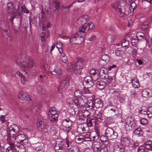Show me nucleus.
Returning a JSON list of instances; mask_svg holds the SVG:
<instances>
[{"instance_id":"1","label":"nucleus","mask_w":152,"mask_h":152,"mask_svg":"<svg viewBox=\"0 0 152 152\" xmlns=\"http://www.w3.org/2000/svg\"><path fill=\"white\" fill-rule=\"evenodd\" d=\"M15 62L23 70L27 72H29L30 69L34 65V62L33 60H29L27 62L20 57H18L15 59Z\"/></svg>"},{"instance_id":"2","label":"nucleus","mask_w":152,"mask_h":152,"mask_svg":"<svg viewBox=\"0 0 152 152\" xmlns=\"http://www.w3.org/2000/svg\"><path fill=\"white\" fill-rule=\"evenodd\" d=\"M7 12L10 15H19V16L21 17V11L19 9V6H18V8L17 10L15 6L14 3L10 2L7 4Z\"/></svg>"},{"instance_id":"3","label":"nucleus","mask_w":152,"mask_h":152,"mask_svg":"<svg viewBox=\"0 0 152 152\" xmlns=\"http://www.w3.org/2000/svg\"><path fill=\"white\" fill-rule=\"evenodd\" d=\"M82 92L80 90H76L74 92V95L76 98L77 97H80L82 94ZM79 99L78 100L77 98H74L72 99L71 98H69L67 99V102L70 104H74L76 106H80L81 105H83L81 104L82 101L79 102Z\"/></svg>"},{"instance_id":"4","label":"nucleus","mask_w":152,"mask_h":152,"mask_svg":"<svg viewBox=\"0 0 152 152\" xmlns=\"http://www.w3.org/2000/svg\"><path fill=\"white\" fill-rule=\"evenodd\" d=\"M105 134L108 139L111 140L116 139L118 136V133L110 127L107 128Z\"/></svg>"},{"instance_id":"5","label":"nucleus","mask_w":152,"mask_h":152,"mask_svg":"<svg viewBox=\"0 0 152 152\" xmlns=\"http://www.w3.org/2000/svg\"><path fill=\"white\" fill-rule=\"evenodd\" d=\"M72 122L68 118L65 119L62 121V124L63 130L67 133H69L72 125Z\"/></svg>"},{"instance_id":"6","label":"nucleus","mask_w":152,"mask_h":152,"mask_svg":"<svg viewBox=\"0 0 152 152\" xmlns=\"http://www.w3.org/2000/svg\"><path fill=\"white\" fill-rule=\"evenodd\" d=\"M125 127L127 130H132L135 128V123L133 119L131 117H128L125 120Z\"/></svg>"},{"instance_id":"7","label":"nucleus","mask_w":152,"mask_h":152,"mask_svg":"<svg viewBox=\"0 0 152 152\" xmlns=\"http://www.w3.org/2000/svg\"><path fill=\"white\" fill-rule=\"evenodd\" d=\"M70 41L72 44H80L83 40V38L77 34H75L71 36L69 39Z\"/></svg>"},{"instance_id":"8","label":"nucleus","mask_w":152,"mask_h":152,"mask_svg":"<svg viewBox=\"0 0 152 152\" xmlns=\"http://www.w3.org/2000/svg\"><path fill=\"white\" fill-rule=\"evenodd\" d=\"M17 142L21 145H26L28 143V139L24 134H20L15 137V139Z\"/></svg>"},{"instance_id":"9","label":"nucleus","mask_w":152,"mask_h":152,"mask_svg":"<svg viewBox=\"0 0 152 152\" xmlns=\"http://www.w3.org/2000/svg\"><path fill=\"white\" fill-rule=\"evenodd\" d=\"M119 3L118 2H115L112 4V7L115 9L117 12H118V15L120 17H122L124 16L125 10L124 7H118Z\"/></svg>"},{"instance_id":"10","label":"nucleus","mask_w":152,"mask_h":152,"mask_svg":"<svg viewBox=\"0 0 152 152\" xmlns=\"http://www.w3.org/2000/svg\"><path fill=\"white\" fill-rule=\"evenodd\" d=\"M67 70L70 72H73L77 75L80 74V69H78L75 64L71 63H68L67 65Z\"/></svg>"},{"instance_id":"11","label":"nucleus","mask_w":152,"mask_h":152,"mask_svg":"<svg viewBox=\"0 0 152 152\" xmlns=\"http://www.w3.org/2000/svg\"><path fill=\"white\" fill-rule=\"evenodd\" d=\"M9 130L10 132V134L9 136L12 135V137L15 139V134L19 130L18 126L15 124L12 125L9 127Z\"/></svg>"},{"instance_id":"12","label":"nucleus","mask_w":152,"mask_h":152,"mask_svg":"<svg viewBox=\"0 0 152 152\" xmlns=\"http://www.w3.org/2000/svg\"><path fill=\"white\" fill-rule=\"evenodd\" d=\"M98 75L102 79H107L108 77L107 69L104 67H102L100 69Z\"/></svg>"},{"instance_id":"13","label":"nucleus","mask_w":152,"mask_h":152,"mask_svg":"<svg viewBox=\"0 0 152 152\" xmlns=\"http://www.w3.org/2000/svg\"><path fill=\"white\" fill-rule=\"evenodd\" d=\"M85 83L86 84V86L89 88L91 87L94 84L92 77L89 76H87L84 78L83 83L84 84Z\"/></svg>"},{"instance_id":"14","label":"nucleus","mask_w":152,"mask_h":152,"mask_svg":"<svg viewBox=\"0 0 152 152\" xmlns=\"http://www.w3.org/2000/svg\"><path fill=\"white\" fill-rule=\"evenodd\" d=\"M18 97L22 100L25 101H30L31 100L30 96L28 94L23 92H19Z\"/></svg>"},{"instance_id":"15","label":"nucleus","mask_w":152,"mask_h":152,"mask_svg":"<svg viewBox=\"0 0 152 152\" xmlns=\"http://www.w3.org/2000/svg\"><path fill=\"white\" fill-rule=\"evenodd\" d=\"M52 74L55 76V77L58 79L61 78V76L62 75V71L59 67H56L52 72Z\"/></svg>"},{"instance_id":"16","label":"nucleus","mask_w":152,"mask_h":152,"mask_svg":"<svg viewBox=\"0 0 152 152\" xmlns=\"http://www.w3.org/2000/svg\"><path fill=\"white\" fill-rule=\"evenodd\" d=\"M71 79V76L70 75H67L63 79L61 82V86H63L66 88L67 86L69 84V80Z\"/></svg>"},{"instance_id":"17","label":"nucleus","mask_w":152,"mask_h":152,"mask_svg":"<svg viewBox=\"0 0 152 152\" xmlns=\"http://www.w3.org/2000/svg\"><path fill=\"white\" fill-rule=\"evenodd\" d=\"M84 63V60L82 58H78L77 59L75 65L77 67L80 69V72H81L83 69Z\"/></svg>"},{"instance_id":"18","label":"nucleus","mask_w":152,"mask_h":152,"mask_svg":"<svg viewBox=\"0 0 152 152\" xmlns=\"http://www.w3.org/2000/svg\"><path fill=\"white\" fill-rule=\"evenodd\" d=\"M88 19V16L87 15H85L79 18L77 20V22L80 24H84L87 23Z\"/></svg>"},{"instance_id":"19","label":"nucleus","mask_w":152,"mask_h":152,"mask_svg":"<svg viewBox=\"0 0 152 152\" xmlns=\"http://www.w3.org/2000/svg\"><path fill=\"white\" fill-rule=\"evenodd\" d=\"M86 123L87 126L89 127L92 126L94 125H95L98 124L94 118H92L91 117H88L87 118Z\"/></svg>"},{"instance_id":"20","label":"nucleus","mask_w":152,"mask_h":152,"mask_svg":"<svg viewBox=\"0 0 152 152\" xmlns=\"http://www.w3.org/2000/svg\"><path fill=\"white\" fill-rule=\"evenodd\" d=\"M37 126L38 129L39 130L43 131V132H47V130L46 129V125L44 124V123L42 121H39Z\"/></svg>"},{"instance_id":"21","label":"nucleus","mask_w":152,"mask_h":152,"mask_svg":"<svg viewBox=\"0 0 152 152\" xmlns=\"http://www.w3.org/2000/svg\"><path fill=\"white\" fill-rule=\"evenodd\" d=\"M97 88L99 90L103 89L105 87V82L102 80H97L96 82Z\"/></svg>"},{"instance_id":"22","label":"nucleus","mask_w":152,"mask_h":152,"mask_svg":"<svg viewBox=\"0 0 152 152\" xmlns=\"http://www.w3.org/2000/svg\"><path fill=\"white\" fill-rule=\"evenodd\" d=\"M111 91L112 95L114 97H118L120 95L121 91L118 88L115 87L113 88Z\"/></svg>"},{"instance_id":"23","label":"nucleus","mask_w":152,"mask_h":152,"mask_svg":"<svg viewBox=\"0 0 152 152\" xmlns=\"http://www.w3.org/2000/svg\"><path fill=\"white\" fill-rule=\"evenodd\" d=\"M102 146L100 143L95 142L92 145V150L94 152H98Z\"/></svg>"},{"instance_id":"24","label":"nucleus","mask_w":152,"mask_h":152,"mask_svg":"<svg viewBox=\"0 0 152 152\" xmlns=\"http://www.w3.org/2000/svg\"><path fill=\"white\" fill-rule=\"evenodd\" d=\"M121 142L123 146L127 147L130 144V141L127 137H123L121 139Z\"/></svg>"},{"instance_id":"25","label":"nucleus","mask_w":152,"mask_h":152,"mask_svg":"<svg viewBox=\"0 0 152 152\" xmlns=\"http://www.w3.org/2000/svg\"><path fill=\"white\" fill-rule=\"evenodd\" d=\"M68 113L71 115H74L78 113L77 107H69L68 110Z\"/></svg>"},{"instance_id":"26","label":"nucleus","mask_w":152,"mask_h":152,"mask_svg":"<svg viewBox=\"0 0 152 152\" xmlns=\"http://www.w3.org/2000/svg\"><path fill=\"white\" fill-rule=\"evenodd\" d=\"M103 103L102 101L100 99L97 98L94 101V105L97 108L101 107L103 106Z\"/></svg>"},{"instance_id":"27","label":"nucleus","mask_w":152,"mask_h":152,"mask_svg":"<svg viewBox=\"0 0 152 152\" xmlns=\"http://www.w3.org/2000/svg\"><path fill=\"white\" fill-rule=\"evenodd\" d=\"M132 84L133 87L135 88L139 87L140 85L139 80L136 78H134L132 80Z\"/></svg>"},{"instance_id":"28","label":"nucleus","mask_w":152,"mask_h":152,"mask_svg":"<svg viewBox=\"0 0 152 152\" xmlns=\"http://www.w3.org/2000/svg\"><path fill=\"white\" fill-rule=\"evenodd\" d=\"M1 29L3 32L7 33L8 29V25L7 23L4 22L1 26Z\"/></svg>"},{"instance_id":"29","label":"nucleus","mask_w":152,"mask_h":152,"mask_svg":"<svg viewBox=\"0 0 152 152\" xmlns=\"http://www.w3.org/2000/svg\"><path fill=\"white\" fill-rule=\"evenodd\" d=\"M38 92L41 95H45L46 93L45 88L42 86H39L37 87Z\"/></svg>"},{"instance_id":"30","label":"nucleus","mask_w":152,"mask_h":152,"mask_svg":"<svg viewBox=\"0 0 152 152\" xmlns=\"http://www.w3.org/2000/svg\"><path fill=\"white\" fill-rule=\"evenodd\" d=\"M58 116V114H54L53 115L48 113V118L51 122H54L56 121Z\"/></svg>"},{"instance_id":"31","label":"nucleus","mask_w":152,"mask_h":152,"mask_svg":"<svg viewBox=\"0 0 152 152\" xmlns=\"http://www.w3.org/2000/svg\"><path fill=\"white\" fill-rule=\"evenodd\" d=\"M152 141H148L145 143V148L147 150H151L152 148Z\"/></svg>"},{"instance_id":"32","label":"nucleus","mask_w":152,"mask_h":152,"mask_svg":"<svg viewBox=\"0 0 152 152\" xmlns=\"http://www.w3.org/2000/svg\"><path fill=\"white\" fill-rule=\"evenodd\" d=\"M103 117L102 113L100 112H99L97 115V117L94 118L97 123L103 120Z\"/></svg>"},{"instance_id":"33","label":"nucleus","mask_w":152,"mask_h":152,"mask_svg":"<svg viewBox=\"0 0 152 152\" xmlns=\"http://www.w3.org/2000/svg\"><path fill=\"white\" fill-rule=\"evenodd\" d=\"M64 143L63 142H61L60 143L56 144L54 147V149L55 150H58L60 149L62 150L64 148Z\"/></svg>"},{"instance_id":"34","label":"nucleus","mask_w":152,"mask_h":152,"mask_svg":"<svg viewBox=\"0 0 152 152\" xmlns=\"http://www.w3.org/2000/svg\"><path fill=\"white\" fill-rule=\"evenodd\" d=\"M124 149L119 147L118 145L115 146L113 150V152H124Z\"/></svg>"},{"instance_id":"35","label":"nucleus","mask_w":152,"mask_h":152,"mask_svg":"<svg viewBox=\"0 0 152 152\" xmlns=\"http://www.w3.org/2000/svg\"><path fill=\"white\" fill-rule=\"evenodd\" d=\"M79 149L76 146H72L69 149V152H79Z\"/></svg>"},{"instance_id":"36","label":"nucleus","mask_w":152,"mask_h":152,"mask_svg":"<svg viewBox=\"0 0 152 152\" xmlns=\"http://www.w3.org/2000/svg\"><path fill=\"white\" fill-rule=\"evenodd\" d=\"M141 129L140 127H137L135 129L134 131V133L136 135H137L138 137L141 136L142 135V131H140Z\"/></svg>"},{"instance_id":"37","label":"nucleus","mask_w":152,"mask_h":152,"mask_svg":"<svg viewBox=\"0 0 152 152\" xmlns=\"http://www.w3.org/2000/svg\"><path fill=\"white\" fill-rule=\"evenodd\" d=\"M136 37L138 38L140 37V40H142V39H145V36L144 34L140 31L138 32L136 34Z\"/></svg>"},{"instance_id":"38","label":"nucleus","mask_w":152,"mask_h":152,"mask_svg":"<svg viewBox=\"0 0 152 152\" xmlns=\"http://www.w3.org/2000/svg\"><path fill=\"white\" fill-rule=\"evenodd\" d=\"M60 59L64 63H66L67 62V58L65 54H62L60 57Z\"/></svg>"},{"instance_id":"39","label":"nucleus","mask_w":152,"mask_h":152,"mask_svg":"<svg viewBox=\"0 0 152 152\" xmlns=\"http://www.w3.org/2000/svg\"><path fill=\"white\" fill-rule=\"evenodd\" d=\"M7 140L10 146V147L14 148L15 147L14 144L12 141L10 136H7Z\"/></svg>"},{"instance_id":"40","label":"nucleus","mask_w":152,"mask_h":152,"mask_svg":"<svg viewBox=\"0 0 152 152\" xmlns=\"http://www.w3.org/2000/svg\"><path fill=\"white\" fill-rule=\"evenodd\" d=\"M86 107L87 109L88 110H91L94 108V106H93V102L92 101L90 102H88L86 105Z\"/></svg>"},{"instance_id":"41","label":"nucleus","mask_w":152,"mask_h":152,"mask_svg":"<svg viewBox=\"0 0 152 152\" xmlns=\"http://www.w3.org/2000/svg\"><path fill=\"white\" fill-rule=\"evenodd\" d=\"M54 3L55 4V7L56 10H59L61 7V3L57 1H54Z\"/></svg>"},{"instance_id":"42","label":"nucleus","mask_w":152,"mask_h":152,"mask_svg":"<svg viewBox=\"0 0 152 152\" xmlns=\"http://www.w3.org/2000/svg\"><path fill=\"white\" fill-rule=\"evenodd\" d=\"M129 45V42L126 39H124L122 41L121 46L123 47H127Z\"/></svg>"},{"instance_id":"43","label":"nucleus","mask_w":152,"mask_h":152,"mask_svg":"<svg viewBox=\"0 0 152 152\" xmlns=\"http://www.w3.org/2000/svg\"><path fill=\"white\" fill-rule=\"evenodd\" d=\"M115 53L117 56H122L124 54V51L121 50H116Z\"/></svg>"},{"instance_id":"44","label":"nucleus","mask_w":152,"mask_h":152,"mask_svg":"<svg viewBox=\"0 0 152 152\" xmlns=\"http://www.w3.org/2000/svg\"><path fill=\"white\" fill-rule=\"evenodd\" d=\"M147 112L148 117L149 118L152 117V107H148Z\"/></svg>"},{"instance_id":"45","label":"nucleus","mask_w":152,"mask_h":152,"mask_svg":"<svg viewBox=\"0 0 152 152\" xmlns=\"http://www.w3.org/2000/svg\"><path fill=\"white\" fill-rule=\"evenodd\" d=\"M102 60H103L106 61H108L109 60L110 57L107 54H104L103 55L101 58Z\"/></svg>"},{"instance_id":"46","label":"nucleus","mask_w":152,"mask_h":152,"mask_svg":"<svg viewBox=\"0 0 152 152\" xmlns=\"http://www.w3.org/2000/svg\"><path fill=\"white\" fill-rule=\"evenodd\" d=\"M129 50L130 51H129L128 52V53H130V52H132V54L133 55H134L135 56L137 53V51L136 49L132 48V47H130L129 48Z\"/></svg>"},{"instance_id":"47","label":"nucleus","mask_w":152,"mask_h":152,"mask_svg":"<svg viewBox=\"0 0 152 152\" xmlns=\"http://www.w3.org/2000/svg\"><path fill=\"white\" fill-rule=\"evenodd\" d=\"M88 26H86L88 30H92L94 28V25L92 23H91L90 24L88 23Z\"/></svg>"},{"instance_id":"48","label":"nucleus","mask_w":152,"mask_h":152,"mask_svg":"<svg viewBox=\"0 0 152 152\" xmlns=\"http://www.w3.org/2000/svg\"><path fill=\"white\" fill-rule=\"evenodd\" d=\"M19 9L21 10V13H22V11L26 13H28L29 12V11L26 9L25 6L24 5L22 6L21 7H20H20H19Z\"/></svg>"},{"instance_id":"49","label":"nucleus","mask_w":152,"mask_h":152,"mask_svg":"<svg viewBox=\"0 0 152 152\" xmlns=\"http://www.w3.org/2000/svg\"><path fill=\"white\" fill-rule=\"evenodd\" d=\"M49 113L52 115L58 114L56 113V108L55 107L51 108L50 109Z\"/></svg>"},{"instance_id":"50","label":"nucleus","mask_w":152,"mask_h":152,"mask_svg":"<svg viewBox=\"0 0 152 152\" xmlns=\"http://www.w3.org/2000/svg\"><path fill=\"white\" fill-rule=\"evenodd\" d=\"M108 149L106 146L102 145L98 152H107Z\"/></svg>"},{"instance_id":"51","label":"nucleus","mask_w":152,"mask_h":152,"mask_svg":"<svg viewBox=\"0 0 152 152\" xmlns=\"http://www.w3.org/2000/svg\"><path fill=\"white\" fill-rule=\"evenodd\" d=\"M22 145H16L17 147L18 148H20L19 151L20 152H25L26 151V148L23 145L22 146Z\"/></svg>"},{"instance_id":"52","label":"nucleus","mask_w":152,"mask_h":152,"mask_svg":"<svg viewBox=\"0 0 152 152\" xmlns=\"http://www.w3.org/2000/svg\"><path fill=\"white\" fill-rule=\"evenodd\" d=\"M86 27L85 25L82 26L79 28V30L80 32L84 33L85 32Z\"/></svg>"},{"instance_id":"53","label":"nucleus","mask_w":152,"mask_h":152,"mask_svg":"<svg viewBox=\"0 0 152 152\" xmlns=\"http://www.w3.org/2000/svg\"><path fill=\"white\" fill-rule=\"evenodd\" d=\"M135 6V3L134 2H132L131 5L129 7V9L131 12H133L134 10Z\"/></svg>"},{"instance_id":"54","label":"nucleus","mask_w":152,"mask_h":152,"mask_svg":"<svg viewBox=\"0 0 152 152\" xmlns=\"http://www.w3.org/2000/svg\"><path fill=\"white\" fill-rule=\"evenodd\" d=\"M140 123L143 125H145L148 123V121L146 119L143 118L140 120Z\"/></svg>"},{"instance_id":"55","label":"nucleus","mask_w":152,"mask_h":152,"mask_svg":"<svg viewBox=\"0 0 152 152\" xmlns=\"http://www.w3.org/2000/svg\"><path fill=\"white\" fill-rule=\"evenodd\" d=\"M149 93L146 91H143L142 92V95L143 97H148Z\"/></svg>"},{"instance_id":"56","label":"nucleus","mask_w":152,"mask_h":152,"mask_svg":"<svg viewBox=\"0 0 152 152\" xmlns=\"http://www.w3.org/2000/svg\"><path fill=\"white\" fill-rule=\"evenodd\" d=\"M126 0H120L119 4L121 7H123L126 4Z\"/></svg>"},{"instance_id":"57","label":"nucleus","mask_w":152,"mask_h":152,"mask_svg":"<svg viewBox=\"0 0 152 152\" xmlns=\"http://www.w3.org/2000/svg\"><path fill=\"white\" fill-rule=\"evenodd\" d=\"M66 143L67 145V147H69L71 145V141L69 140L68 138L66 137L65 139Z\"/></svg>"},{"instance_id":"58","label":"nucleus","mask_w":152,"mask_h":152,"mask_svg":"<svg viewBox=\"0 0 152 152\" xmlns=\"http://www.w3.org/2000/svg\"><path fill=\"white\" fill-rule=\"evenodd\" d=\"M149 26V23L148 22H144L142 25V28H145L148 29V27Z\"/></svg>"},{"instance_id":"59","label":"nucleus","mask_w":152,"mask_h":152,"mask_svg":"<svg viewBox=\"0 0 152 152\" xmlns=\"http://www.w3.org/2000/svg\"><path fill=\"white\" fill-rule=\"evenodd\" d=\"M119 101L121 102H123L125 101V96L124 95H120L119 96Z\"/></svg>"},{"instance_id":"60","label":"nucleus","mask_w":152,"mask_h":152,"mask_svg":"<svg viewBox=\"0 0 152 152\" xmlns=\"http://www.w3.org/2000/svg\"><path fill=\"white\" fill-rule=\"evenodd\" d=\"M139 113L144 115H147V109H142L139 111Z\"/></svg>"},{"instance_id":"61","label":"nucleus","mask_w":152,"mask_h":152,"mask_svg":"<svg viewBox=\"0 0 152 152\" xmlns=\"http://www.w3.org/2000/svg\"><path fill=\"white\" fill-rule=\"evenodd\" d=\"M21 79V82L23 84H24L26 83V82L27 81L26 79L25 78V77L23 75H21V77H20Z\"/></svg>"},{"instance_id":"62","label":"nucleus","mask_w":152,"mask_h":152,"mask_svg":"<svg viewBox=\"0 0 152 152\" xmlns=\"http://www.w3.org/2000/svg\"><path fill=\"white\" fill-rule=\"evenodd\" d=\"M107 139L108 138L106 136L105 137L104 135H102L100 137L101 141L103 143L107 140Z\"/></svg>"},{"instance_id":"63","label":"nucleus","mask_w":152,"mask_h":152,"mask_svg":"<svg viewBox=\"0 0 152 152\" xmlns=\"http://www.w3.org/2000/svg\"><path fill=\"white\" fill-rule=\"evenodd\" d=\"M106 61L102 60L101 58V59L99 61V63L102 66H103L106 64Z\"/></svg>"},{"instance_id":"64","label":"nucleus","mask_w":152,"mask_h":152,"mask_svg":"<svg viewBox=\"0 0 152 152\" xmlns=\"http://www.w3.org/2000/svg\"><path fill=\"white\" fill-rule=\"evenodd\" d=\"M116 110L115 109H111L108 110V113L110 115L114 114Z\"/></svg>"}]
</instances>
